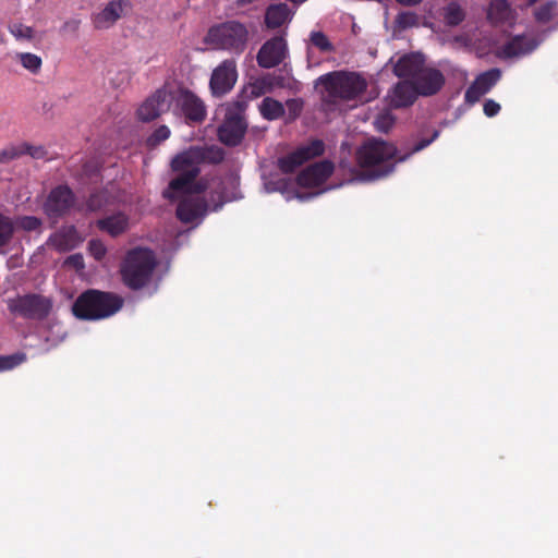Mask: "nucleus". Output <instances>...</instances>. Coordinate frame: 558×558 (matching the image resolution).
Segmentation results:
<instances>
[{
	"instance_id": "f257e3e1",
	"label": "nucleus",
	"mask_w": 558,
	"mask_h": 558,
	"mask_svg": "<svg viewBox=\"0 0 558 558\" xmlns=\"http://www.w3.org/2000/svg\"><path fill=\"white\" fill-rule=\"evenodd\" d=\"M359 170L354 177L361 181H373L391 173L397 148L385 141L374 140L364 144L356 154Z\"/></svg>"
},
{
	"instance_id": "f03ea898",
	"label": "nucleus",
	"mask_w": 558,
	"mask_h": 558,
	"mask_svg": "<svg viewBox=\"0 0 558 558\" xmlns=\"http://www.w3.org/2000/svg\"><path fill=\"white\" fill-rule=\"evenodd\" d=\"M197 151L190 148L178 154L171 161V168L179 175L171 180L162 195L165 198L174 199L178 194H201L207 184L203 180L196 181L201 172Z\"/></svg>"
},
{
	"instance_id": "7ed1b4c3",
	"label": "nucleus",
	"mask_w": 558,
	"mask_h": 558,
	"mask_svg": "<svg viewBox=\"0 0 558 558\" xmlns=\"http://www.w3.org/2000/svg\"><path fill=\"white\" fill-rule=\"evenodd\" d=\"M124 300L119 294L97 289L82 292L72 305L73 315L82 320H100L117 314Z\"/></svg>"
},
{
	"instance_id": "20e7f679",
	"label": "nucleus",
	"mask_w": 558,
	"mask_h": 558,
	"mask_svg": "<svg viewBox=\"0 0 558 558\" xmlns=\"http://www.w3.org/2000/svg\"><path fill=\"white\" fill-rule=\"evenodd\" d=\"M318 81L326 90L323 101L328 105L356 99L367 88L366 80L355 72L335 71L322 75Z\"/></svg>"
},
{
	"instance_id": "39448f33",
	"label": "nucleus",
	"mask_w": 558,
	"mask_h": 558,
	"mask_svg": "<svg viewBox=\"0 0 558 558\" xmlns=\"http://www.w3.org/2000/svg\"><path fill=\"white\" fill-rule=\"evenodd\" d=\"M250 32L245 24L231 20L209 27L204 43L215 50L241 54L247 47Z\"/></svg>"
},
{
	"instance_id": "423d86ee",
	"label": "nucleus",
	"mask_w": 558,
	"mask_h": 558,
	"mask_svg": "<svg viewBox=\"0 0 558 558\" xmlns=\"http://www.w3.org/2000/svg\"><path fill=\"white\" fill-rule=\"evenodd\" d=\"M156 266V256L151 250L132 248L121 265L122 281L131 290H140L150 281Z\"/></svg>"
},
{
	"instance_id": "0eeeda50",
	"label": "nucleus",
	"mask_w": 558,
	"mask_h": 558,
	"mask_svg": "<svg viewBox=\"0 0 558 558\" xmlns=\"http://www.w3.org/2000/svg\"><path fill=\"white\" fill-rule=\"evenodd\" d=\"M8 310L14 316L25 319L44 320L52 311V300L38 293H27L8 299Z\"/></svg>"
},
{
	"instance_id": "6e6552de",
	"label": "nucleus",
	"mask_w": 558,
	"mask_h": 558,
	"mask_svg": "<svg viewBox=\"0 0 558 558\" xmlns=\"http://www.w3.org/2000/svg\"><path fill=\"white\" fill-rule=\"evenodd\" d=\"M246 130L247 123L241 108H229L223 122L218 128V140L226 146L235 147L242 143Z\"/></svg>"
},
{
	"instance_id": "1a4fd4ad",
	"label": "nucleus",
	"mask_w": 558,
	"mask_h": 558,
	"mask_svg": "<svg viewBox=\"0 0 558 558\" xmlns=\"http://www.w3.org/2000/svg\"><path fill=\"white\" fill-rule=\"evenodd\" d=\"M75 203L76 196L72 189L66 184H60L49 192L43 209L49 219H59L66 216Z\"/></svg>"
},
{
	"instance_id": "9d476101",
	"label": "nucleus",
	"mask_w": 558,
	"mask_h": 558,
	"mask_svg": "<svg viewBox=\"0 0 558 558\" xmlns=\"http://www.w3.org/2000/svg\"><path fill=\"white\" fill-rule=\"evenodd\" d=\"M175 113L184 118L187 124H199L205 121L207 110L204 101L193 92L181 88L175 98Z\"/></svg>"
},
{
	"instance_id": "9b49d317",
	"label": "nucleus",
	"mask_w": 558,
	"mask_h": 558,
	"mask_svg": "<svg viewBox=\"0 0 558 558\" xmlns=\"http://www.w3.org/2000/svg\"><path fill=\"white\" fill-rule=\"evenodd\" d=\"M324 151V142L313 140L307 145L301 146L287 156L279 158L278 167L283 173H292L310 159L322 156Z\"/></svg>"
},
{
	"instance_id": "f8f14e48",
	"label": "nucleus",
	"mask_w": 558,
	"mask_h": 558,
	"mask_svg": "<svg viewBox=\"0 0 558 558\" xmlns=\"http://www.w3.org/2000/svg\"><path fill=\"white\" fill-rule=\"evenodd\" d=\"M238 80L236 64L234 60L222 61L211 73L209 87L216 97L228 94Z\"/></svg>"
},
{
	"instance_id": "ddd939ff",
	"label": "nucleus",
	"mask_w": 558,
	"mask_h": 558,
	"mask_svg": "<svg viewBox=\"0 0 558 558\" xmlns=\"http://www.w3.org/2000/svg\"><path fill=\"white\" fill-rule=\"evenodd\" d=\"M287 43L280 37L276 36L267 40L257 53V63L264 69H271L279 65L286 58Z\"/></svg>"
},
{
	"instance_id": "4468645a",
	"label": "nucleus",
	"mask_w": 558,
	"mask_h": 558,
	"mask_svg": "<svg viewBox=\"0 0 558 558\" xmlns=\"http://www.w3.org/2000/svg\"><path fill=\"white\" fill-rule=\"evenodd\" d=\"M501 78V71L498 68L489 69L478 74L474 82L465 90V101L477 102L483 95L488 93Z\"/></svg>"
},
{
	"instance_id": "2eb2a0df",
	"label": "nucleus",
	"mask_w": 558,
	"mask_h": 558,
	"mask_svg": "<svg viewBox=\"0 0 558 558\" xmlns=\"http://www.w3.org/2000/svg\"><path fill=\"white\" fill-rule=\"evenodd\" d=\"M445 82V76L439 70L428 66H424L413 80L418 94L424 97L436 95Z\"/></svg>"
},
{
	"instance_id": "dca6fc26",
	"label": "nucleus",
	"mask_w": 558,
	"mask_h": 558,
	"mask_svg": "<svg viewBox=\"0 0 558 558\" xmlns=\"http://www.w3.org/2000/svg\"><path fill=\"white\" fill-rule=\"evenodd\" d=\"M332 171L333 165L330 161L315 162L299 173L298 183L303 187L320 186L329 179Z\"/></svg>"
},
{
	"instance_id": "f3484780",
	"label": "nucleus",
	"mask_w": 558,
	"mask_h": 558,
	"mask_svg": "<svg viewBox=\"0 0 558 558\" xmlns=\"http://www.w3.org/2000/svg\"><path fill=\"white\" fill-rule=\"evenodd\" d=\"M168 93L163 88L157 89L137 109V118L142 122H150L160 117L168 109Z\"/></svg>"
},
{
	"instance_id": "a211bd4d",
	"label": "nucleus",
	"mask_w": 558,
	"mask_h": 558,
	"mask_svg": "<svg viewBox=\"0 0 558 558\" xmlns=\"http://www.w3.org/2000/svg\"><path fill=\"white\" fill-rule=\"evenodd\" d=\"M126 1L112 0L99 12H94L90 16L94 28L102 31L112 27L121 19Z\"/></svg>"
},
{
	"instance_id": "6ab92c4d",
	"label": "nucleus",
	"mask_w": 558,
	"mask_h": 558,
	"mask_svg": "<svg viewBox=\"0 0 558 558\" xmlns=\"http://www.w3.org/2000/svg\"><path fill=\"white\" fill-rule=\"evenodd\" d=\"M207 203L199 196H185L182 198L177 207V217L184 223L195 221L197 218L203 217L207 213Z\"/></svg>"
},
{
	"instance_id": "aec40b11",
	"label": "nucleus",
	"mask_w": 558,
	"mask_h": 558,
	"mask_svg": "<svg viewBox=\"0 0 558 558\" xmlns=\"http://www.w3.org/2000/svg\"><path fill=\"white\" fill-rule=\"evenodd\" d=\"M421 96L410 80L398 82L390 90V106L395 109L407 108L412 106L417 97Z\"/></svg>"
},
{
	"instance_id": "412c9836",
	"label": "nucleus",
	"mask_w": 558,
	"mask_h": 558,
	"mask_svg": "<svg viewBox=\"0 0 558 558\" xmlns=\"http://www.w3.org/2000/svg\"><path fill=\"white\" fill-rule=\"evenodd\" d=\"M425 66V59L421 53H408L398 59L393 65V73L400 78L413 81Z\"/></svg>"
},
{
	"instance_id": "4be33fe9",
	"label": "nucleus",
	"mask_w": 558,
	"mask_h": 558,
	"mask_svg": "<svg viewBox=\"0 0 558 558\" xmlns=\"http://www.w3.org/2000/svg\"><path fill=\"white\" fill-rule=\"evenodd\" d=\"M293 12L287 3L270 4L265 12L267 28L276 29L292 20Z\"/></svg>"
},
{
	"instance_id": "5701e85b",
	"label": "nucleus",
	"mask_w": 558,
	"mask_h": 558,
	"mask_svg": "<svg viewBox=\"0 0 558 558\" xmlns=\"http://www.w3.org/2000/svg\"><path fill=\"white\" fill-rule=\"evenodd\" d=\"M96 226L100 231L116 238L128 230L129 217L123 213H118L97 220Z\"/></svg>"
},
{
	"instance_id": "b1692460",
	"label": "nucleus",
	"mask_w": 558,
	"mask_h": 558,
	"mask_svg": "<svg viewBox=\"0 0 558 558\" xmlns=\"http://www.w3.org/2000/svg\"><path fill=\"white\" fill-rule=\"evenodd\" d=\"M535 47L536 44L533 39L518 35L502 46V53L507 58L520 57L530 53Z\"/></svg>"
},
{
	"instance_id": "393cba45",
	"label": "nucleus",
	"mask_w": 558,
	"mask_h": 558,
	"mask_svg": "<svg viewBox=\"0 0 558 558\" xmlns=\"http://www.w3.org/2000/svg\"><path fill=\"white\" fill-rule=\"evenodd\" d=\"M511 8L507 0H493L487 12L488 19L495 23H504L509 20Z\"/></svg>"
},
{
	"instance_id": "a878e982",
	"label": "nucleus",
	"mask_w": 558,
	"mask_h": 558,
	"mask_svg": "<svg viewBox=\"0 0 558 558\" xmlns=\"http://www.w3.org/2000/svg\"><path fill=\"white\" fill-rule=\"evenodd\" d=\"M260 114L264 119L272 121L281 118L284 114L282 104L274 98L266 97L259 106Z\"/></svg>"
},
{
	"instance_id": "bb28decb",
	"label": "nucleus",
	"mask_w": 558,
	"mask_h": 558,
	"mask_svg": "<svg viewBox=\"0 0 558 558\" xmlns=\"http://www.w3.org/2000/svg\"><path fill=\"white\" fill-rule=\"evenodd\" d=\"M199 163L207 162L211 165H219L223 161L226 153L225 150L216 145H211L205 148H195Z\"/></svg>"
},
{
	"instance_id": "cd10ccee",
	"label": "nucleus",
	"mask_w": 558,
	"mask_h": 558,
	"mask_svg": "<svg viewBox=\"0 0 558 558\" xmlns=\"http://www.w3.org/2000/svg\"><path fill=\"white\" fill-rule=\"evenodd\" d=\"M465 19V12L461 5L452 1L444 8V20L448 26H458Z\"/></svg>"
},
{
	"instance_id": "c85d7f7f",
	"label": "nucleus",
	"mask_w": 558,
	"mask_h": 558,
	"mask_svg": "<svg viewBox=\"0 0 558 558\" xmlns=\"http://www.w3.org/2000/svg\"><path fill=\"white\" fill-rule=\"evenodd\" d=\"M110 194L107 190H96L90 193L86 201V208L89 211H98L110 204Z\"/></svg>"
},
{
	"instance_id": "c756f323",
	"label": "nucleus",
	"mask_w": 558,
	"mask_h": 558,
	"mask_svg": "<svg viewBox=\"0 0 558 558\" xmlns=\"http://www.w3.org/2000/svg\"><path fill=\"white\" fill-rule=\"evenodd\" d=\"M8 29L16 40L32 41L35 37V31L33 27L19 22L10 23L8 25Z\"/></svg>"
},
{
	"instance_id": "7c9ffc66",
	"label": "nucleus",
	"mask_w": 558,
	"mask_h": 558,
	"mask_svg": "<svg viewBox=\"0 0 558 558\" xmlns=\"http://www.w3.org/2000/svg\"><path fill=\"white\" fill-rule=\"evenodd\" d=\"M22 66L28 70L31 73H38L43 65V60L39 56L31 52H20L16 54Z\"/></svg>"
},
{
	"instance_id": "2f4dec72",
	"label": "nucleus",
	"mask_w": 558,
	"mask_h": 558,
	"mask_svg": "<svg viewBox=\"0 0 558 558\" xmlns=\"http://www.w3.org/2000/svg\"><path fill=\"white\" fill-rule=\"evenodd\" d=\"M14 233L13 220L0 213V246H4L10 243Z\"/></svg>"
},
{
	"instance_id": "473e14b6",
	"label": "nucleus",
	"mask_w": 558,
	"mask_h": 558,
	"mask_svg": "<svg viewBox=\"0 0 558 558\" xmlns=\"http://www.w3.org/2000/svg\"><path fill=\"white\" fill-rule=\"evenodd\" d=\"M556 9V2L555 1H548L542 5H539L534 11V17L536 22L541 24H546L553 20L554 11Z\"/></svg>"
},
{
	"instance_id": "72a5a7b5",
	"label": "nucleus",
	"mask_w": 558,
	"mask_h": 558,
	"mask_svg": "<svg viewBox=\"0 0 558 558\" xmlns=\"http://www.w3.org/2000/svg\"><path fill=\"white\" fill-rule=\"evenodd\" d=\"M170 129L167 125H159L146 140V145L149 148H156L162 142L170 137Z\"/></svg>"
},
{
	"instance_id": "f704fd0d",
	"label": "nucleus",
	"mask_w": 558,
	"mask_h": 558,
	"mask_svg": "<svg viewBox=\"0 0 558 558\" xmlns=\"http://www.w3.org/2000/svg\"><path fill=\"white\" fill-rule=\"evenodd\" d=\"M311 43L314 47L318 48L322 52H331L333 50V46L328 39V37L323 32H312L311 33Z\"/></svg>"
},
{
	"instance_id": "c9c22d12",
	"label": "nucleus",
	"mask_w": 558,
	"mask_h": 558,
	"mask_svg": "<svg viewBox=\"0 0 558 558\" xmlns=\"http://www.w3.org/2000/svg\"><path fill=\"white\" fill-rule=\"evenodd\" d=\"M440 132L438 130H435L432 134V136L429 138H423L421 141H418L413 147L412 149L403 155V156H400L397 158V161H404L407 160L411 155L415 154V153H418L421 150H423L424 148H426L427 146H429L436 138H438Z\"/></svg>"
},
{
	"instance_id": "e433bc0d",
	"label": "nucleus",
	"mask_w": 558,
	"mask_h": 558,
	"mask_svg": "<svg viewBox=\"0 0 558 558\" xmlns=\"http://www.w3.org/2000/svg\"><path fill=\"white\" fill-rule=\"evenodd\" d=\"M395 117L390 112L379 113L375 119V128L379 132L387 133L395 124Z\"/></svg>"
},
{
	"instance_id": "4c0bfd02",
	"label": "nucleus",
	"mask_w": 558,
	"mask_h": 558,
	"mask_svg": "<svg viewBox=\"0 0 558 558\" xmlns=\"http://www.w3.org/2000/svg\"><path fill=\"white\" fill-rule=\"evenodd\" d=\"M417 24V15L413 12H401L396 17V25L400 29H407Z\"/></svg>"
},
{
	"instance_id": "58836bf2",
	"label": "nucleus",
	"mask_w": 558,
	"mask_h": 558,
	"mask_svg": "<svg viewBox=\"0 0 558 558\" xmlns=\"http://www.w3.org/2000/svg\"><path fill=\"white\" fill-rule=\"evenodd\" d=\"M16 226L24 231H36L41 227V220L35 216H23L17 218Z\"/></svg>"
},
{
	"instance_id": "ea45409f",
	"label": "nucleus",
	"mask_w": 558,
	"mask_h": 558,
	"mask_svg": "<svg viewBox=\"0 0 558 558\" xmlns=\"http://www.w3.org/2000/svg\"><path fill=\"white\" fill-rule=\"evenodd\" d=\"M24 360V354L0 355V372L12 369Z\"/></svg>"
},
{
	"instance_id": "a19ab883",
	"label": "nucleus",
	"mask_w": 558,
	"mask_h": 558,
	"mask_svg": "<svg viewBox=\"0 0 558 558\" xmlns=\"http://www.w3.org/2000/svg\"><path fill=\"white\" fill-rule=\"evenodd\" d=\"M21 153L23 155H29L35 159H43L47 156V150L44 146H35L29 143H21Z\"/></svg>"
},
{
	"instance_id": "79ce46f5",
	"label": "nucleus",
	"mask_w": 558,
	"mask_h": 558,
	"mask_svg": "<svg viewBox=\"0 0 558 558\" xmlns=\"http://www.w3.org/2000/svg\"><path fill=\"white\" fill-rule=\"evenodd\" d=\"M88 251L96 260H101L107 254V247L101 240L93 239L88 243Z\"/></svg>"
},
{
	"instance_id": "37998d69",
	"label": "nucleus",
	"mask_w": 558,
	"mask_h": 558,
	"mask_svg": "<svg viewBox=\"0 0 558 558\" xmlns=\"http://www.w3.org/2000/svg\"><path fill=\"white\" fill-rule=\"evenodd\" d=\"M74 231H69V232H60V233H57L53 238H52V242H53V245L59 250V251H69L73 247V245L70 243L69 239L70 236L72 235Z\"/></svg>"
},
{
	"instance_id": "c03bdc74",
	"label": "nucleus",
	"mask_w": 558,
	"mask_h": 558,
	"mask_svg": "<svg viewBox=\"0 0 558 558\" xmlns=\"http://www.w3.org/2000/svg\"><path fill=\"white\" fill-rule=\"evenodd\" d=\"M22 156L21 145L9 146L0 150V163H8Z\"/></svg>"
},
{
	"instance_id": "a18cd8bd",
	"label": "nucleus",
	"mask_w": 558,
	"mask_h": 558,
	"mask_svg": "<svg viewBox=\"0 0 558 558\" xmlns=\"http://www.w3.org/2000/svg\"><path fill=\"white\" fill-rule=\"evenodd\" d=\"M483 110L488 118H493L499 113L500 105L493 99H487L484 102Z\"/></svg>"
},
{
	"instance_id": "49530a36",
	"label": "nucleus",
	"mask_w": 558,
	"mask_h": 558,
	"mask_svg": "<svg viewBox=\"0 0 558 558\" xmlns=\"http://www.w3.org/2000/svg\"><path fill=\"white\" fill-rule=\"evenodd\" d=\"M81 26V21L77 19H70L65 21L61 27V32L76 34Z\"/></svg>"
},
{
	"instance_id": "de8ad7c7",
	"label": "nucleus",
	"mask_w": 558,
	"mask_h": 558,
	"mask_svg": "<svg viewBox=\"0 0 558 558\" xmlns=\"http://www.w3.org/2000/svg\"><path fill=\"white\" fill-rule=\"evenodd\" d=\"M65 264L77 269V270H81L85 267V264H84V258L81 254H73V255H70L66 260H65Z\"/></svg>"
},
{
	"instance_id": "09e8293b",
	"label": "nucleus",
	"mask_w": 558,
	"mask_h": 558,
	"mask_svg": "<svg viewBox=\"0 0 558 558\" xmlns=\"http://www.w3.org/2000/svg\"><path fill=\"white\" fill-rule=\"evenodd\" d=\"M398 3L407 7H414L420 4L423 0H396Z\"/></svg>"
},
{
	"instance_id": "8fccbe9b",
	"label": "nucleus",
	"mask_w": 558,
	"mask_h": 558,
	"mask_svg": "<svg viewBox=\"0 0 558 558\" xmlns=\"http://www.w3.org/2000/svg\"><path fill=\"white\" fill-rule=\"evenodd\" d=\"M525 3L524 5L525 7H532L533 4H535L538 0H524Z\"/></svg>"
}]
</instances>
